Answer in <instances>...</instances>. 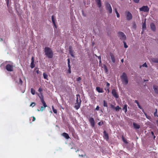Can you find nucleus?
<instances>
[{"label": "nucleus", "instance_id": "39", "mask_svg": "<svg viewBox=\"0 0 158 158\" xmlns=\"http://www.w3.org/2000/svg\"><path fill=\"white\" fill-rule=\"evenodd\" d=\"M123 43L124 44V48H128V46L127 45L126 42L125 41H123Z\"/></svg>", "mask_w": 158, "mask_h": 158}, {"label": "nucleus", "instance_id": "9", "mask_svg": "<svg viewBox=\"0 0 158 158\" xmlns=\"http://www.w3.org/2000/svg\"><path fill=\"white\" fill-rule=\"evenodd\" d=\"M150 27L151 30L153 31H155L156 30V27L155 24L153 23H151L150 24Z\"/></svg>", "mask_w": 158, "mask_h": 158}, {"label": "nucleus", "instance_id": "56", "mask_svg": "<svg viewBox=\"0 0 158 158\" xmlns=\"http://www.w3.org/2000/svg\"><path fill=\"white\" fill-rule=\"evenodd\" d=\"M68 60V64H69L70 63V59L69 58H68L67 60Z\"/></svg>", "mask_w": 158, "mask_h": 158}, {"label": "nucleus", "instance_id": "35", "mask_svg": "<svg viewBox=\"0 0 158 158\" xmlns=\"http://www.w3.org/2000/svg\"><path fill=\"white\" fill-rule=\"evenodd\" d=\"M103 106L106 107H107L108 106L107 102L105 100L103 101Z\"/></svg>", "mask_w": 158, "mask_h": 158}, {"label": "nucleus", "instance_id": "59", "mask_svg": "<svg viewBox=\"0 0 158 158\" xmlns=\"http://www.w3.org/2000/svg\"><path fill=\"white\" fill-rule=\"evenodd\" d=\"M151 133L152 134V135H154V133L153 131H151Z\"/></svg>", "mask_w": 158, "mask_h": 158}, {"label": "nucleus", "instance_id": "64", "mask_svg": "<svg viewBox=\"0 0 158 158\" xmlns=\"http://www.w3.org/2000/svg\"><path fill=\"white\" fill-rule=\"evenodd\" d=\"M155 137H156L155 136H154V138L155 139Z\"/></svg>", "mask_w": 158, "mask_h": 158}, {"label": "nucleus", "instance_id": "26", "mask_svg": "<svg viewBox=\"0 0 158 158\" xmlns=\"http://www.w3.org/2000/svg\"><path fill=\"white\" fill-rule=\"evenodd\" d=\"M106 9L109 11V13L111 14L112 13V10L111 6L107 8Z\"/></svg>", "mask_w": 158, "mask_h": 158}, {"label": "nucleus", "instance_id": "48", "mask_svg": "<svg viewBox=\"0 0 158 158\" xmlns=\"http://www.w3.org/2000/svg\"><path fill=\"white\" fill-rule=\"evenodd\" d=\"M134 102L135 103H136L137 104V106L138 105H139V102L137 100H135Z\"/></svg>", "mask_w": 158, "mask_h": 158}, {"label": "nucleus", "instance_id": "38", "mask_svg": "<svg viewBox=\"0 0 158 158\" xmlns=\"http://www.w3.org/2000/svg\"><path fill=\"white\" fill-rule=\"evenodd\" d=\"M122 139L123 142L126 143H127L128 142L127 141L126 139H125L123 137H122Z\"/></svg>", "mask_w": 158, "mask_h": 158}, {"label": "nucleus", "instance_id": "1", "mask_svg": "<svg viewBox=\"0 0 158 158\" xmlns=\"http://www.w3.org/2000/svg\"><path fill=\"white\" fill-rule=\"evenodd\" d=\"M44 52L46 57L49 59L52 58L53 56V53L52 49L48 47H46L44 49Z\"/></svg>", "mask_w": 158, "mask_h": 158}, {"label": "nucleus", "instance_id": "57", "mask_svg": "<svg viewBox=\"0 0 158 158\" xmlns=\"http://www.w3.org/2000/svg\"><path fill=\"white\" fill-rule=\"evenodd\" d=\"M98 125L99 126H101V122H99V123H98Z\"/></svg>", "mask_w": 158, "mask_h": 158}, {"label": "nucleus", "instance_id": "28", "mask_svg": "<svg viewBox=\"0 0 158 158\" xmlns=\"http://www.w3.org/2000/svg\"><path fill=\"white\" fill-rule=\"evenodd\" d=\"M142 67H147V65L146 64V63H145L144 64H143L141 65H140L139 66V68L140 69H141Z\"/></svg>", "mask_w": 158, "mask_h": 158}, {"label": "nucleus", "instance_id": "60", "mask_svg": "<svg viewBox=\"0 0 158 158\" xmlns=\"http://www.w3.org/2000/svg\"><path fill=\"white\" fill-rule=\"evenodd\" d=\"M123 61H124V60H123V59H122L121 60V61L123 63Z\"/></svg>", "mask_w": 158, "mask_h": 158}, {"label": "nucleus", "instance_id": "46", "mask_svg": "<svg viewBox=\"0 0 158 158\" xmlns=\"http://www.w3.org/2000/svg\"><path fill=\"white\" fill-rule=\"evenodd\" d=\"M134 2L136 3L139 2V0H133Z\"/></svg>", "mask_w": 158, "mask_h": 158}, {"label": "nucleus", "instance_id": "5", "mask_svg": "<svg viewBox=\"0 0 158 158\" xmlns=\"http://www.w3.org/2000/svg\"><path fill=\"white\" fill-rule=\"evenodd\" d=\"M140 11L144 12H148L149 11V8L147 6H144L139 9Z\"/></svg>", "mask_w": 158, "mask_h": 158}, {"label": "nucleus", "instance_id": "7", "mask_svg": "<svg viewBox=\"0 0 158 158\" xmlns=\"http://www.w3.org/2000/svg\"><path fill=\"white\" fill-rule=\"evenodd\" d=\"M89 121L90 123V125L92 127H94L95 126V122L94 118L92 117L89 118Z\"/></svg>", "mask_w": 158, "mask_h": 158}, {"label": "nucleus", "instance_id": "11", "mask_svg": "<svg viewBox=\"0 0 158 158\" xmlns=\"http://www.w3.org/2000/svg\"><path fill=\"white\" fill-rule=\"evenodd\" d=\"M81 99L80 98V101L79 102H78L77 103H76L75 105V108L77 110H78L80 107L81 104Z\"/></svg>", "mask_w": 158, "mask_h": 158}, {"label": "nucleus", "instance_id": "10", "mask_svg": "<svg viewBox=\"0 0 158 158\" xmlns=\"http://www.w3.org/2000/svg\"><path fill=\"white\" fill-rule=\"evenodd\" d=\"M69 53L71 56L73 57H74V55H73V51L72 49V47L70 46L69 47Z\"/></svg>", "mask_w": 158, "mask_h": 158}, {"label": "nucleus", "instance_id": "6", "mask_svg": "<svg viewBox=\"0 0 158 158\" xmlns=\"http://www.w3.org/2000/svg\"><path fill=\"white\" fill-rule=\"evenodd\" d=\"M126 17L127 20H130L132 19V15L129 11L126 12Z\"/></svg>", "mask_w": 158, "mask_h": 158}, {"label": "nucleus", "instance_id": "22", "mask_svg": "<svg viewBox=\"0 0 158 158\" xmlns=\"http://www.w3.org/2000/svg\"><path fill=\"white\" fill-rule=\"evenodd\" d=\"M62 135L67 139H68L70 138L69 135L66 133L64 132L63 133Z\"/></svg>", "mask_w": 158, "mask_h": 158}, {"label": "nucleus", "instance_id": "54", "mask_svg": "<svg viewBox=\"0 0 158 158\" xmlns=\"http://www.w3.org/2000/svg\"><path fill=\"white\" fill-rule=\"evenodd\" d=\"M33 119L32 120V121L33 122L35 121V118L34 116H33L32 117Z\"/></svg>", "mask_w": 158, "mask_h": 158}, {"label": "nucleus", "instance_id": "24", "mask_svg": "<svg viewBox=\"0 0 158 158\" xmlns=\"http://www.w3.org/2000/svg\"><path fill=\"white\" fill-rule=\"evenodd\" d=\"M98 7L100 8L101 6V3L100 0H96Z\"/></svg>", "mask_w": 158, "mask_h": 158}, {"label": "nucleus", "instance_id": "37", "mask_svg": "<svg viewBox=\"0 0 158 158\" xmlns=\"http://www.w3.org/2000/svg\"><path fill=\"white\" fill-rule=\"evenodd\" d=\"M115 13H116V15H117V17L118 18L119 17L120 15H119L118 13V12L117 10L116 9H115Z\"/></svg>", "mask_w": 158, "mask_h": 158}, {"label": "nucleus", "instance_id": "18", "mask_svg": "<svg viewBox=\"0 0 158 158\" xmlns=\"http://www.w3.org/2000/svg\"><path fill=\"white\" fill-rule=\"evenodd\" d=\"M104 134L105 136V139L106 141H108L109 140V136L108 133L106 132L105 131H104Z\"/></svg>", "mask_w": 158, "mask_h": 158}, {"label": "nucleus", "instance_id": "61", "mask_svg": "<svg viewBox=\"0 0 158 158\" xmlns=\"http://www.w3.org/2000/svg\"><path fill=\"white\" fill-rule=\"evenodd\" d=\"M9 71H12L13 70H7Z\"/></svg>", "mask_w": 158, "mask_h": 158}, {"label": "nucleus", "instance_id": "42", "mask_svg": "<svg viewBox=\"0 0 158 158\" xmlns=\"http://www.w3.org/2000/svg\"><path fill=\"white\" fill-rule=\"evenodd\" d=\"M22 83H23V81H22V79L21 78H19V84L22 85Z\"/></svg>", "mask_w": 158, "mask_h": 158}, {"label": "nucleus", "instance_id": "20", "mask_svg": "<svg viewBox=\"0 0 158 158\" xmlns=\"http://www.w3.org/2000/svg\"><path fill=\"white\" fill-rule=\"evenodd\" d=\"M52 20L54 26L56 28V26L55 23V17L53 15H52Z\"/></svg>", "mask_w": 158, "mask_h": 158}, {"label": "nucleus", "instance_id": "34", "mask_svg": "<svg viewBox=\"0 0 158 158\" xmlns=\"http://www.w3.org/2000/svg\"><path fill=\"white\" fill-rule=\"evenodd\" d=\"M52 108L53 112L54 113L56 114L57 113V110L56 109H54L53 106H52Z\"/></svg>", "mask_w": 158, "mask_h": 158}, {"label": "nucleus", "instance_id": "31", "mask_svg": "<svg viewBox=\"0 0 158 158\" xmlns=\"http://www.w3.org/2000/svg\"><path fill=\"white\" fill-rule=\"evenodd\" d=\"M115 109L116 111H118L119 110L121 109V108L119 107V106H117L116 107H115Z\"/></svg>", "mask_w": 158, "mask_h": 158}, {"label": "nucleus", "instance_id": "12", "mask_svg": "<svg viewBox=\"0 0 158 158\" xmlns=\"http://www.w3.org/2000/svg\"><path fill=\"white\" fill-rule=\"evenodd\" d=\"M13 65L12 64H7L6 65V69H13Z\"/></svg>", "mask_w": 158, "mask_h": 158}, {"label": "nucleus", "instance_id": "8", "mask_svg": "<svg viewBox=\"0 0 158 158\" xmlns=\"http://www.w3.org/2000/svg\"><path fill=\"white\" fill-rule=\"evenodd\" d=\"M112 94L116 98H118V96L115 89H113L112 91Z\"/></svg>", "mask_w": 158, "mask_h": 158}, {"label": "nucleus", "instance_id": "63", "mask_svg": "<svg viewBox=\"0 0 158 158\" xmlns=\"http://www.w3.org/2000/svg\"><path fill=\"white\" fill-rule=\"evenodd\" d=\"M108 70H107V69H106V72H107L108 71H107Z\"/></svg>", "mask_w": 158, "mask_h": 158}, {"label": "nucleus", "instance_id": "49", "mask_svg": "<svg viewBox=\"0 0 158 158\" xmlns=\"http://www.w3.org/2000/svg\"><path fill=\"white\" fill-rule=\"evenodd\" d=\"M98 59H99V62L101 63V57L100 56L98 57Z\"/></svg>", "mask_w": 158, "mask_h": 158}, {"label": "nucleus", "instance_id": "32", "mask_svg": "<svg viewBox=\"0 0 158 158\" xmlns=\"http://www.w3.org/2000/svg\"><path fill=\"white\" fill-rule=\"evenodd\" d=\"M144 114L145 115L146 117L148 119H151V117L150 116L148 115L145 112H144Z\"/></svg>", "mask_w": 158, "mask_h": 158}, {"label": "nucleus", "instance_id": "25", "mask_svg": "<svg viewBox=\"0 0 158 158\" xmlns=\"http://www.w3.org/2000/svg\"><path fill=\"white\" fill-rule=\"evenodd\" d=\"M70 131L72 132V134L73 136H74V135L75 134V131L74 129L73 128H71L69 129Z\"/></svg>", "mask_w": 158, "mask_h": 158}, {"label": "nucleus", "instance_id": "53", "mask_svg": "<svg viewBox=\"0 0 158 158\" xmlns=\"http://www.w3.org/2000/svg\"><path fill=\"white\" fill-rule=\"evenodd\" d=\"M71 70H68L67 71V73H69V74L70 73H71Z\"/></svg>", "mask_w": 158, "mask_h": 158}, {"label": "nucleus", "instance_id": "21", "mask_svg": "<svg viewBox=\"0 0 158 158\" xmlns=\"http://www.w3.org/2000/svg\"><path fill=\"white\" fill-rule=\"evenodd\" d=\"M110 56L111 57V60L114 63L115 61V59L114 57V55L111 53H110Z\"/></svg>", "mask_w": 158, "mask_h": 158}, {"label": "nucleus", "instance_id": "51", "mask_svg": "<svg viewBox=\"0 0 158 158\" xmlns=\"http://www.w3.org/2000/svg\"><path fill=\"white\" fill-rule=\"evenodd\" d=\"M6 62L3 63L1 64V66H5L6 65Z\"/></svg>", "mask_w": 158, "mask_h": 158}, {"label": "nucleus", "instance_id": "14", "mask_svg": "<svg viewBox=\"0 0 158 158\" xmlns=\"http://www.w3.org/2000/svg\"><path fill=\"white\" fill-rule=\"evenodd\" d=\"M38 91L40 92V96L39 94L38 95V96L40 99L42 97L43 98H44V96L42 94V92L43 91V89L40 87L38 89Z\"/></svg>", "mask_w": 158, "mask_h": 158}, {"label": "nucleus", "instance_id": "52", "mask_svg": "<svg viewBox=\"0 0 158 158\" xmlns=\"http://www.w3.org/2000/svg\"><path fill=\"white\" fill-rule=\"evenodd\" d=\"M157 110L156 109V111L154 113V115L155 116H156V114H157Z\"/></svg>", "mask_w": 158, "mask_h": 158}, {"label": "nucleus", "instance_id": "4", "mask_svg": "<svg viewBox=\"0 0 158 158\" xmlns=\"http://www.w3.org/2000/svg\"><path fill=\"white\" fill-rule=\"evenodd\" d=\"M118 35L120 39L124 40L126 39V36L123 32L121 31L118 32Z\"/></svg>", "mask_w": 158, "mask_h": 158}, {"label": "nucleus", "instance_id": "19", "mask_svg": "<svg viewBox=\"0 0 158 158\" xmlns=\"http://www.w3.org/2000/svg\"><path fill=\"white\" fill-rule=\"evenodd\" d=\"M151 61L153 63H158V58L156 57L152 58L151 59Z\"/></svg>", "mask_w": 158, "mask_h": 158}, {"label": "nucleus", "instance_id": "43", "mask_svg": "<svg viewBox=\"0 0 158 158\" xmlns=\"http://www.w3.org/2000/svg\"><path fill=\"white\" fill-rule=\"evenodd\" d=\"M81 80V78L80 77H78L77 78V81H79Z\"/></svg>", "mask_w": 158, "mask_h": 158}, {"label": "nucleus", "instance_id": "29", "mask_svg": "<svg viewBox=\"0 0 158 158\" xmlns=\"http://www.w3.org/2000/svg\"><path fill=\"white\" fill-rule=\"evenodd\" d=\"M43 75L44 78L46 79L47 80H48V79L47 78L48 75L46 73H44L43 74Z\"/></svg>", "mask_w": 158, "mask_h": 158}, {"label": "nucleus", "instance_id": "16", "mask_svg": "<svg viewBox=\"0 0 158 158\" xmlns=\"http://www.w3.org/2000/svg\"><path fill=\"white\" fill-rule=\"evenodd\" d=\"M35 66V64L34 63V58L33 57H32L31 58V67L32 69Z\"/></svg>", "mask_w": 158, "mask_h": 158}, {"label": "nucleus", "instance_id": "33", "mask_svg": "<svg viewBox=\"0 0 158 158\" xmlns=\"http://www.w3.org/2000/svg\"><path fill=\"white\" fill-rule=\"evenodd\" d=\"M105 6L106 9L107 8H108L109 7L111 6V5L109 3L107 2L105 3Z\"/></svg>", "mask_w": 158, "mask_h": 158}, {"label": "nucleus", "instance_id": "41", "mask_svg": "<svg viewBox=\"0 0 158 158\" xmlns=\"http://www.w3.org/2000/svg\"><path fill=\"white\" fill-rule=\"evenodd\" d=\"M106 87L107 88H109V87L110 86V84L107 81H106Z\"/></svg>", "mask_w": 158, "mask_h": 158}, {"label": "nucleus", "instance_id": "13", "mask_svg": "<svg viewBox=\"0 0 158 158\" xmlns=\"http://www.w3.org/2000/svg\"><path fill=\"white\" fill-rule=\"evenodd\" d=\"M96 90L99 93H102L104 92L103 89L99 86L96 87Z\"/></svg>", "mask_w": 158, "mask_h": 158}, {"label": "nucleus", "instance_id": "30", "mask_svg": "<svg viewBox=\"0 0 158 158\" xmlns=\"http://www.w3.org/2000/svg\"><path fill=\"white\" fill-rule=\"evenodd\" d=\"M76 96H77V100H76V103H77L78 102H79V101H78V98H79V99L80 98V95L79 94H78Z\"/></svg>", "mask_w": 158, "mask_h": 158}, {"label": "nucleus", "instance_id": "50", "mask_svg": "<svg viewBox=\"0 0 158 158\" xmlns=\"http://www.w3.org/2000/svg\"><path fill=\"white\" fill-rule=\"evenodd\" d=\"M139 108L141 109H143H143L141 107V106L140 105H138Z\"/></svg>", "mask_w": 158, "mask_h": 158}, {"label": "nucleus", "instance_id": "58", "mask_svg": "<svg viewBox=\"0 0 158 158\" xmlns=\"http://www.w3.org/2000/svg\"><path fill=\"white\" fill-rule=\"evenodd\" d=\"M133 27H136V25L135 24V23H134V25H133Z\"/></svg>", "mask_w": 158, "mask_h": 158}, {"label": "nucleus", "instance_id": "2", "mask_svg": "<svg viewBox=\"0 0 158 158\" xmlns=\"http://www.w3.org/2000/svg\"><path fill=\"white\" fill-rule=\"evenodd\" d=\"M123 83L125 85H127L128 82V80L127 74L125 73H123L120 76Z\"/></svg>", "mask_w": 158, "mask_h": 158}, {"label": "nucleus", "instance_id": "55", "mask_svg": "<svg viewBox=\"0 0 158 158\" xmlns=\"http://www.w3.org/2000/svg\"><path fill=\"white\" fill-rule=\"evenodd\" d=\"M68 64V68H69V69H71V66H70V63Z\"/></svg>", "mask_w": 158, "mask_h": 158}, {"label": "nucleus", "instance_id": "44", "mask_svg": "<svg viewBox=\"0 0 158 158\" xmlns=\"http://www.w3.org/2000/svg\"><path fill=\"white\" fill-rule=\"evenodd\" d=\"M105 89L106 90V91L107 90L108 92V93H109L110 92V90H109V88H107V89L105 88Z\"/></svg>", "mask_w": 158, "mask_h": 158}, {"label": "nucleus", "instance_id": "47", "mask_svg": "<svg viewBox=\"0 0 158 158\" xmlns=\"http://www.w3.org/2000/svg\"><path fill=\"white\" fill-rule=\"evenodd\" d=\"M99 106H97L96 108H95V110H99Z\"/></svg>", "mask_w": 158, "mask_h": 158}, {"label": "nucleus", "instance_id": "62", "mask_svg": "<svg viewBox=\"0 0 158 158\" xmlns=\"http://www.w3.org/2000/svg\"><path fill=\"white\" fill-rule=\"evenodd\" d=\"M39 70H37V71H36V73H39Z\"/></svg>", "mask_w": 158, "mask_h": 158}, {"label": "nucleus", "instance_id": "36", "mask_svg": "<svg viewBox=\"0 0 158 158\" xmlns=\"http://www.w3.org/2000/svg\"><path fill=\"white\" fill-rule=\"evenodd\" d=\"M31 92L32 94L33 95H34L35 94V91L33 88H31Z\"/></svg>", "mask_w": 158, "mask_h": 158}, {"label": "nucleus", "instance_id": "15", "mask_svg": "<svg viewBox=\"0 0 158 158\" xmlns=\"http://www.w3.org/2000/svg\"><path fill=\"white\" fill-rule=\"evenodd\" d=\"M153 87L155 93L158 94V86L156 85H154Z\"/></svg>", "mask_w": 158, "mask_h": 158}, {"label": "nucleus", "instance_id": "27", "mask_svg": "<svg viewBox=\"0 0 158 158\" xmlns=\"http://www.w3.org/2000/svg\"><path fill=\"white\" fill-rule=\"evenodd\" d=\"M146 19H145L144 22L143 23L142 27L143 29H145L146 28Z\"/></svg>", "mask_w": 158, "mask_h": 158}, {"label": "nucleus", "instance_id": "40", "mask_svg": "<svg viewBox=\"0 0 158 158\" xmlns=\"http://www.w3.org/2000/svg\"><path fill=\"white\" fill-rule=\"evenodd\" d=\"M35 105V103L34 102H32L30 106H32V107H34Z\"/></svg>", "mask_w": 158, "mask_h": 158}, {"label": "nucleus", "instance_id": "45", "mask_svg": "<svg viewBox=\"0 0 158 158\" xmlns=\"http://www.w3.org/2000/svg\"><path fill=\"white\" fill-rule=\"evenodd\" d=\"M110 106L111 108L113 109H115V107L114 105L112 104H110Z\"/></svg>", "mask_w": 158, "mask_h": 158}, {"label": "nucleus", "instance_id": "23", "mask_svg": "<svg viewBox=\"0 0 158 158\" xmlns=\"http://www.w3.org/2000/svg\"><path fill=\"white\" fill-rule=\"evenodd\" d=\"M127 105L126 104L124 105L123 107V110L124 111L125 113H126L127 111Z\"/></svg>", "mask_w": 158, "mask_h": 158}, {"label": "nucleus", "instance_id": "3", "mask_svg": "<svg viewBox=\"0 0 158 158\" xmlns=\"http://www.w3.org/2000/svg\"><path fill=\"white\" fill-rule=\"evenodd\" d=\"M42 103L43 104V106H42L41 107V109L40 110L38 109V111H39L40 110L41 111H43V110H44L45 109V107L47 106V105H46V103L45 102L44 100V98H43L42 97L40 99Z\"/></svg>", "mask_w": 158, "mask_h": 158}, {"label": "nucleus", "instance_id": "17", "mask_svg": "<svg viewBox=\"0 0 158 158\" xmlns=\"http://www.w3.org/2000/svg\"><path fill=\"white\" fill-rule=\"evenodd\" d=\"M133 126L135 129H138L140 128V126L135 123H133Z\"/></svg>", "mask_w": 158, "mask_h": 158}]
</instances>
